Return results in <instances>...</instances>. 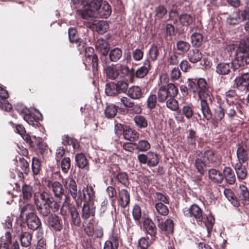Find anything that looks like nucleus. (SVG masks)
<instances>
[{"mask_svg": "<svg viewBox=\"0 0 249 249\" xmlns=\"http://www.w3.org/2000/svg\"><path fill=\"white\" fill-rule=\"evenodd\" d=\"M188 86L193 92L198 93L201 101V110L203 117L207 120L212 118L211 110L209 105L212 104L213 99L210 91L206 81L204 78L189 79Z\"/></svg>", "mask_w": 249, "mask_h": 249, "instance_id": "nucleus-1", "label": "nucleus"}, {"mask_svg": "<svg viewBox=\"0 0 249 249\" xmlns=\"http://www.w3.org/2000/svg\"><path fill=\"white\" fill-rule=\"evenodd\" d=\"M34 200L36 210L42 217L48 216L51 211L56 212L59 209L58 203L46 192H36L34 194Z\"/></svg>", "mask_w": 249, "mask_h": 249, "instance_id": "nucleus-2", "label": "nucleus"}, {"mask_svg": "<svg viewBox=\"0 0 249 249\" xmlns=\"http://www.w3.org/2000/svg\"><path fill=\"white\" fill-rule=\"evenodd\" d=\"M74 2H80L83 6V9L77 11L78 15L85 19L93 18L92 14L97 11L101 4L102 0H73Z\"/></svg>", "mask_w": 249, "mask_h": 249, "instance_id": "nucleus-3", "label": "nucleus"}, {"mask_svg": "<svg viewBox=\"0 0 249 249\" xmlns=\"http://www.w3.org/2000/svg\"><path fill=\"white\" fill-rule=\"evenodd\" d=\"M178 93V89L172 83L168 84L166 87L161 86L158 92V100L160 103L166 101L169 97H175Z\"/></svg>", "mask_w": 249, "mask_h": 249, "instance_id": "nucleus-4", "label": "nucleus"}, {"mask_svg": "<svg viewBox=\"0 0 249 249\" xmlns=\"http://www.w3.org/2000/svg\"><path fill=\"white\" fill-rule=\"evenodd\" d=\"M79 196L76 200L77 205L81 204L82 201L87 203L92 201L95 198V191L93 187L91 185H88L82 190V192L79 191Z\"/></svg>", "mask_w": 249, "mask_h": 249, "instance_id": "nucleus-5", "label": "nucleus"}, {"mask_svg": "<svg viewBox=\"0 0 249 249\" xmlns=\"http://www.w3.org/2000/svg\"><path fill=\"white\" fill-rule=\"evenodd\" d=\"M184 213L188 216L194 217L199 225H202L204 219L203 211L197 205H192L189 208L184 210Z\"/></svg>", "mask_w": 249, "mask_h": 249, "instance_id": "nucleus-6", "label": "nucleus"}, {"mask_svg": "<svg viewBox=\"0 0 249 249\" xmlns=\"http://www.w3.org/2000/svg\"><path fill=\"white\" fill-rule=\"evenodd\" d=\"M234 84L236 88L241 91L249 90V73L246 72L236 77Z\"/></svg>", "mask_w": 249, "mask_h": 249, "instance_id": "nucleus-7", "label": "nucleus"}, {"mask_svg": "<svg viewBox=\"0 0 249 249\" xmlns=\"http://www.w3.org/2000/svg\"><path fill=\"white\" fill-rule=\"evenodd\" d=\"M247 15V13L245 10L236 11L227 18V21L231 25L238 24L246 18Z\"/></svg>", "mask_w": 249, "mask_h": 249, "instance_id": "nucleus-8", "label": "nucleus"}, {"mask_svg": "<svg viewBox=\"0 0 249 249\" xmlns=\"http://www.w3.org/2000/svg\"><path fill=\"white\" fill-rule=\"evenodd\" d=\"M111 13L110 6L106 1H103L97 11L93 12V18H107Z\"/></svg>", "mask_w": 249, "mask_h": 249, "instance_id": "nucleus-9", "label": "nucleus"}, {"mask_svg": "<svg viewBox=\"0 0 249 249\" xmlns=\"http://www.w3.org/2000/svg\"><path fill=\"white\" fill-rule=\"evenodd\" d=\"M121 243L120 235L113 232L104 244V249H118Z\"/></svg>", "mask_w": 249, "mask_h": 249, "instance_id": "nucleus-10", "label": "nucleus"}, {"mask_svg": "<svg viewBox=\"0 0 249 249\" xmlns=\"http://www.w3.org/2000/svg\"><path fill=\"white\" fill-rule=\"evenodd\" d=\"M249 52V39H242L240 41L236 50V59L234 61V64H237L240 60L239 56L247 54Z\"/></svg>", "mask_w": 249, "mask_h": 249, "instance_id": "nucleus-11", "label": "nucleus"}, {"mask_svg": "<svg viewBox=\"0 0 249 249\" xmlns=\"http://www.w3.org/2000/svg\"><path fill=\"white\" fill-rule=\"evenodd\" d=\"M64 185L68 190L72 198L76 201L77 199V186L75 181L71 178L63 181Z\"/></svg>", "mask_w": 249, "mask_h": 249, "instance_id": "nucleus-12", "label": "nucleus"}, {"mask_svg": "<svg viewBox=\"0 0 249 249\" xmlns=\"http://www.w3.org/2000/svg\"><path fill=\"white\" fill-rule=\"evenodd\" d=\"M8 97L7 91L0 86V108L6 111H9L12 109L11 105L6 100Z\"/></svg>", "mask_w": 249, "mask_h": 249, "instance_id": "nucleus-13", "label": "nucleus"}, {"mask_svg": "<svg viewBox=\"0 0 249 249\" xmlns=\"http://www.w3.org/2000/svg\"><path fill=\"white\" fill-rule=\"evenodd\" d=\"M238 161L244 163L249 158V146L245 144L240 145L236 151Z\"/></svg>", "mask_w": 249, "mask_h": 249, "instance_id": "nucleus-14", "label": "nucleus"}, {"mask_svg": "<svg viewBox=\"0 0 249 249\" xmlns=\"http://www.w3.org/2000/svg\"><path fill=\"white\" fill-rule=\"evenodd\" d=\"M157 220L158 221V226L163 231H165L167 234H172L174 231L173 221L168 219L164 222H161L160 217L157 216Z\"/></svg>", "mask_w": 249, "mask_h": 249, "instance_id": "nucleus-15", "label": "nucleus"}, {"mask_svg": "<svg viewBox=\"0 0 249 249\" xmlns=\"http://www.w3.org/2000/svg\"><path fill=\"white\" fill-rule=\"evenodd\" d=\"M26 220L28 227L31 230H36L41 226L40 220L35 213L27 215Z\"/></svg>", "mask_w": 249, "mask_h": 249, "instance_id": "nucleus-16", "label": "nucleus"}, {"mask_svg": "<svg viewBox=\"0 0 249 249\" xmlns=\"http://www.w3.org/2000/svg\"><path fill=\"white\" fill-rule=\"evenodd\" d=\"M95 48L96 52L104 56H106L109 51V44L105 40L100 38L96 42Z\"/></svg>", "mask_w": 249, "mask_h": 249, "instance_id": "nucleus-17", "label": "nucleus"}, {"mask_svg": "<svg viewBox=\"0 0 249 249\" xmlns=\"http://www.w3.org/2000/svg\"><path fill=\"white\" fill-rule=\"evenodd\" d=\"M238 198L239 202L241 201L244 205L249 204V191L246 186L244 185L239 186Z\"/></svg>", "mask_w": 249, "mask_h": 249, "instance_id": "nucleus-18", "label": "nucleus"}, {"mask_svg": "<svg viewBox=\"0 0 249 249\" xmlns=\"http://www.w3.org/2000/svg\"><path fill=\"white\" fill-rule=\"evenodd\" d=\"M232 166L236 171L238 180H243L247 178V170L246 168L242 165V163L240 161H238L234 164L232 163Z\"/></svg>", "mask_w": 249, "mask_h": 249, "instance_id": "nucleus-19", "label": "nucleus"}, {"mask_svg": "<svg viewBox=\"0 0 249 249\" xmlns=\"http://www.w3.org/2000/svg\"><path fill=\"white\" fill-rule=\"evenodd\" d=\"M231 63H220L216 67V72L220 75H226L228 74L231 71V69L232 68L233 65H236Z\"/></svg>", "mask_w": 249, "mask_h": 249, "instance_id": "nucleus-20", "label": "nucleus"}, {"mask_svg": "<svg viewBox=\"0 0 249 249\" xmlns=\"http://www.w3.org/2000/svg\"><path fill=\"white\" fill-rule=\"evenodd\" d=\"M209 178L215 183H221L224 179L223 174L218 170L215 169L209 170L208 172Z\"/></svg>", "mask_w": 249, "mask_h": 249, "instance_id": "nucleus-21", "label": "nucleus"}, {"mask_svg": "<svg viewBox=\"0 0 249 249\" xmlns=\"http://www.w3.org/2000/svg\"><path fill=\"white\" fill-rule=\"evenodd\" d=\"M50 187L52 188L54 196L61 199L64 194V189L62 185L58 181H54L50 183Z\"/></svg>", "mask_w": 249, "mask_h": 249, "instance_id": "nucleus-22", "label": "nucleus"}, {"mask_svg": "<svg viewBox=\"0 0 249 249\" xmlns=\"http://www.w3.org/2000/svg\"><path fill=\"white\" fill-rule=\"evenodd\" d=\"M49 226L56 231H60L62 229L61 220L55 214L51 215L48 222Z\"/></svg>", "mask_w": 249, "mask_h": 249, "instance_id": "nucleus-23", "label": "nucleus"}, {"mask_svg": "<svg viewBox=\"0 0 249 249\" xmlns=\"http://www.w3.org/2000/svg\"><path fill=\"white\" fill-rule=\"evenodd\" d=\"M95 21L93 20L92 18L90 19L89 22V27H91V25H95L96 27V30L99 34H103L105 33L108 29V24L104 20H101L94 23Z\"/></svg>", "mask_w": 249, "mask_h": 249, "instance_id": "nucleus-24", "label": "nucleus"}, {"mask_svg": "<svg viewBox=\"0 0 249 249\" xmlns=\"http://www.w3.org/2000/svg\"><path fill=\"white\" fill-rule=\"evenodd\" d=\"M119 198L118 200V203L121 207L125 208L129 203V194L127 190L122 189L119 192Z\"/></svg>", "mask_w": 249, "mask_h": 249, "instance_id": "nucleus-25", "label": "nucleus"}, {"mask_svg": "<svg viewBox=\"0 0 249 249\" xmlns=\"http://www.w3.org/2000/svg\"><path fill=\"white\" fill-rule=\"evenodd\" d=\"M143 226L147 233L151 236H154L157 233V228L152 220L146 218L143 221Z\"/></svg>", "mask_w": 249, "mask_h": 249, "instance_id": "nucleus-26", "label": "nucleus"}, {"mask_svg": "<svg viewBox=\"0 0 249 249\" xmlns=\"http://www.w3.org/2000/svg\"><path fill=\"white\" fill-rule=\"evenodd\" d=\"M223 175L227 182L229 184H233L235 182V176L232 170L230 167H225L224 168Z\"/></svg>", "mask_w": 249, "mask_h": 249, "instance_id": "nucleus-27", "label": "nucleus"}, {"mask_svg": "<svg viewBox=\"0 0 249 249\" xmlns=\"http://www.w3.org/2000/svg\"><path fill=\"white\" fill-rule=\"evenodd\" d=\"M127 94L132 99H139L142 96V90L139 86H133L128 89Z\"/></svg>", "mask_w": 249, "mask_h": 249, "instance_id": "nucleus-28", "label": "nucleus"}, {"mask_svg": "<svg viewBox=\"0 0 249 249\" xmlns=\"http://www.w3.org/2000/svg\"><path fill=\"white\" fill-rule=\"evenodd\" d=\"M150 68V61L146 59L143 63V65L139 68L136 71V75L138 78H143L148 73Z\"/></svg>", "mask_w": 249, "mask_h": 249, "instance_id": "nucleus-29", "label": "nucleus"}, {"mask_svg": "<svg viewBox=\"0 0 249 249\" xmlns=\"http://www.w3.org/2000/svg\"><path fill=\"white\" fill-rule=\"evenodd\" d=\"M22 111L24 113L23 119L28 124L34 125L36 124V120L38 119V117L33 115V114L26 107L23 108Z\"/></svg>", "mask_w": 249, "mask_h": 249, "instance_id": "nucleus-30", "label": "nucleus"}, {"mask_svg": "<svg viewBox=\"0 0 249 249\" xmlns=\"http://www.w3.org/2000/svg\"><path fill=\"white\" fill-rule=\"evenodd\" d=\"M224 194L227 199L234 207L239 206V200L235 197L233 192L230 189H225L224 191Z\"/></svg>", "mask_w": 249, "mask_h": 249, "instance_id": "nucleus-31", "label": "nucleus"}, {"mask_svg": "<svg viewBox=\"0 0 249 249\" xmlns=\"http://www.w3.org/2000/svg\"><path fill=\"white\" fill-rule=\"evenodd\" d=\"M118 107L113 104H108L105 109V115L107 118L114 117L118 112Z\"/></svg>", "mask_w": 249, "mask_h": 249, "instance_id": "nucleus-32", "label": "nucleus"}, {"mask_svg": "<svg viewBox=\"0 0 249 249\" xmlns=\"http://www.w3.org/2000/svg\"><path fill=\"white\" fill-rule=\"evenodd\" d=\"M104 71L107 77L112 80L115 79L119 75L118 70L113 66H107L104 68Z\"/></svg>", "mask_w": 249, "mask_h": 249, "instance_id": "nucleus-33", "label": "nucleus"}, {"mask_svg": "<svg viewBox=\"0 0 249 249\" xmlns=\"http://www.w3.org/2000/svg\"><path fill=\"white\" fill-rule=\"evenodd\" d=\"M188 57L191 62L195 63L201 59L202 55L198 49H196L190 51Z\"/></svg>", "mask_w": 249, "mask_h": 249, "instance_id": "nucleus-34", "label": "nucleus"}, {"mask_svg": "<svg viewBox=\"0 0 249 249\" xmlns=\"http://www.w3.org/2000/svg\"><path fill=\"white\" fill-rule=\"evenodd\" d=\"M122 56V51L119 48H115L109 53L110 61L113 62L118 61Z\"/></svg>", "mask_w": 249, "mask_h": 249, "instance_id": "nucleus-35", "label": "nucleus"}, {"mask_svg": "<svg viewBox=\"0 0 249 249\" xmlns=\"http://www.w3.org/2000/svg\"><path fill=\"white\" fill-rule=\"evenodd\" d=\"M123 134L124 139L130 141H134L139 138V134L131 128L124 130Z\"/></svg>", "mask_w": 249, "mask_h": 249, "instance_id": "nucleus-36", "label": "nucleus"}, {"mask_svg": "<svg viewBox=\"0 0 249 249\" xmlns=\"http://www.w3.org/2000/svg\"><path fill=\"white\" fill-rule=\"evenodd\" d=\"M159 162V158L157 153L153 152L147 153V165L149 167H155Z\"/></svg>", "mask_w": 249, "mask_h": 249, "instance_id": "nucleus-37", "label": "nucleus"}, {"mask_svg": "<svg viewBox=\"0 0 249 249\" xmlns=\"http://www.w3.org/2000/svg\"><path fill=\"white\" fill-rule=\"evenodd\" d=\"M11 241V235L10 232L8 231L0 239V249H9V245Z\"/></svg>", "mask_w": 249, "mask_h": 249, "instance_id": "nucleus-38", "label": "nucleus"}, {"mask_svg": "<svg viewBox=\"0 0 249 249\" xmlns=\"http://www.w3.org/2000/svg\"><path fill=\"white\" fill-rule=\"evenodd\" d=\"M105 92L108 96H115L119 94L117 87L114 83L107 84L106 86Z\"/></svg>", "mask_w": 249, "mask_h": 249, "instance_id": "nucleus-39", "label": "nucleus"}, {"mask_svg": "<svg viewBox=\"0 0 249 249\" xmlns=\"http://www.w3.org/2000/svg\"><path fill=\"white\" fill-rule=\"evenodd\" d=\"M75 161L79 168L83 169L88 165L87 160L82 153L77 154L75 155Z\"/></svg>", "mask_w": 249, "mask_h": 249, "instance_id": "nucleus-40", "label": "nucleus"}, {"mask_svg": "<svg viewBox=\"0 0 249 249\" xmlns=\"http://www.w3.org/2000/svg\"><path fill=\"white\" fill-rule=\"evenodd\" d=\"M135 146L137 149L141 152H145L150 148V144L145 140L139 141L137 143H135Z\"/></svg>", "mask_w": 249, "mask_h": 249, "instance_id": "nucleus-41", "label": "nucleus"}, {"mask_svg": "<svg viewBox=\"0 0 249 249\" xmlns=\"http://www.w3.org/2000/svg\"><path fill=\"white\" fill-rule=\"evenodd\" d=\"M136 125L139 128H145L147 126V121L146 118L142 115H137L134 118Z\"/></svg>", "mask_w": 249, "mask_h": 249, "instance_id": "nucleus-42", "label": "nucleus"}, {"mask_svg": "<svg viewBox=\"0 0 249 249\" xmlns=\"http://www.w3.org/2000/svg\"><path fill=\"white\" fill-rule=\"evenodd\" d=\"M214 223V219L211 214L208 215L206 218L204 217L202 224H204L206 227L208 232H210L212 230Z\"/></svg>", "mask_w": 249, "mask_h": 249, "instance_id": "nucleus-43", "label": "nucleus"}, {"mask_svg": "<svg viewBox=\"0 0 249 249\" xmlns=\"http://www.w3.org/2000/svg\"><path fill=\"white\" fill-rule=\"evenodd\" d=\"M32 236L28 232L22 233L20 236L21 244L23 247H27L31 244Z\"/></svg>", "mask_w": 249, "mask_h": 249, "instance_id": "nucleus-44", "label": "nucleus"}, {"mask_svg": "<svg viewBox=\"0 0 249 249\" xmlns=\"http://www.w3.org/2000/svg\"><path fill=\"white\" fill-rule=\"evenodd\" d=\"M94 210L92 208H90L89 205L87 203L84 204L82 208V217L87 219H88L91 215H93L94 213Z\"/></svg>", "mask_w": 249, "mask_h": 249, "instance_id": "nucleus-45", "label": "nucleus"}, {"mask_svg": "<svg viewBox=\"0 0 249 249\" xmlns=\"http://www.w3.org/2000/svg\"><path fill=\"white\" fill-rule=\"evenodd\" d=\"M206 165V161L201 158H197L195 162V166L197 171L201 174H203L204 172V167Z\"/></svg>", "mask_w": 249, "mask_h": 249, "instance_id": "nucleus-46", "label": "nucleus"}, {"mask_svg": "<svg viewBox=\"0 0 249 249\" xmlns=\"http://www.w3.org/2000/svg\"><path fill=\"white\" fill-rule=\"evenodd\" d=\"M190 44L184 41H179L177 43V48L180 53H186L190 49Z\"/></svg>", "mask_w": 249, "mask_h": 249, "instance_id": "nucleus-47", "label": "nucleus"}, {"mask_svg": "<svg viewBox=\"0 0 249 249\" xmlns=\"http://www.w3.org/2000/svg\"><path fill=\"white\" fill-rule=\"evenodd\" d=\"M155 208L157 212L162 215L165 216L168 214L169 210L167 207L162 203H156Z\"/></svg>", "mask_w": 249, "mask_h": 249, "instance_id": "nucleus-48", "label": "nucleus"}, {"mask_svg": "<svg viewBox=\"0 0 249 249\" xmlns=\"http://www.w3.org/2000/svg\"><path fill=\"white\" fill-rule=\"evenodd\" d=\"M191 40L193 46L199 47L201 45L203 38L202 35L197 33H194L191 36Z\"/></svg>", "mask_w": 249, "mask_h": 249, "instance_id": "nucleus-49", "label": "nucleus"}, {"mask_svg": "<svg viewBox=\"0 0 249 249\" xmlns=\"http://www.w3.org/2000/svg\"><path fill=\"white\" fill-rule=\"evenodd\" d=\"M180 23L183 26H188L193 21V18L188 14H183L179 17Z\"/></svg>", "mask_w": 249, "mask_h": 249, "instance_id": "nucleus-50", "label": "nucleus"}, {"mask_svg": "<svg viewBox=\"0 0 249 249\" xmlns=\"http://www.w3.org/2000/svg\"><path fill=\"white\" fill-rule=\"evenodd\" d=\"M70 211L72 223L75 226H79L80 223V218L77 211L74 208H71Z\"/></svg>", "mask_w": 249, "mask_h": 249, "instance_id": "nucleus-51", "label": "nucleus"}, {"mask_svg": "<svg viewBox=\"0 0 249 249\" xmlns=\"http://www.w3.org/2000/svg\"><path fill=\"white\" fill-rule=\"evenodd\" d=\"M167 107L173 111H176L178 108V101L175 99V97H169L166 100Z\"/></svg>", "mask_w": 249, "mask_h": 249, "instance_id": "nucleus-52", "label": "nucleus"}, {"mask_svg": "<svg viewBox=\"0 0 249 249\" xmlns=\"http://www.w3.org/2000/svg\"><path fill=\"white\" fill-rule=\"evenodd\" d=\"M34 208L32 204H27L25 205L21 209L20 212L21 217H23L24 215L27 217V215L31 213H34Z\"/></svg>", "mask_w": 249, "mask_h": 249, "instance_id": "nucleus-53", "label": "nucleus"}, {"mask_svg": "<svg viewBox=\"0 0 249 249\" xmlns=\"http://www.w3.org/2000/svg\"><path fill=\"white\" fill-rule=\"evenodd\" d=\"M117 89L120 93H125L128 89V84L126 81L124 80H120L115 84Z\"/></svg>", "mask_w": 249, "mask_h": 249, "instance_id": "nucleus-54", "label": "nucleus"}, {"mask_svg": "<svg viewBox=\"0 0 249 249\" xmlns=\"http://www.w3.org/2000/svg\"><path fill=\"white\" fill-rule=\"evenodd\" d=\"M32 171L34 175H37L41 169V163L36 158H33L32 163Z\"/></svg>", "mask_w": 249, "mask_h": 249, "instance_id": "nucleus-55", "label": "nucleus"}, {"mask_svg": "<svg viewBox=\"0 0 249 249\" xmlns=\"http://www.w3.org/2000/svg\"><path fill=\"white\" fill-rule=\"evenodd\" d=\"M61 168L62 171L66 174L68 172L71 166V160L69 158H63L61 162Z\"/></svg>", "mask_w": 249, "mask_h": 249, "instance_id": "nucleus-56", "label": "nucleus"}, {"mask_svg": "<svg viewBox=\"0 0 249 249\" xmlns=\"http://www.w3.org/2000/svg\"><path fill=\"white\" fill-rule=\"evenodd\" d=\"M167 14V10L163 5H160L156 8L155 16L156 18H162Z\"/></svg>", "mask_w": 249, "mask_h": 249, "instance_id": "nucleus-57", "label": "nucleus"}, {"mask_svg": "<svg viewBox=\"0 0 249 249\" xmlns=\"http://www.w3.org/2000/svg\"><path fill=\"white\" fill-rule=\"evenodd\" d=\"M22 194L24 198L28 199L32 196V188L28 185H24L22 186Z\"/></svg>", "mask_w": 249, "mask_h": 249, "instance_id": "nucleus-58", "label": "nucleus"}, {"mask_svg": "<svg viewBox=\"0 0 249 249\" xmlns=\"http://www.w3.org/2000/svg\"><path fill=\"white\" fill-rule=\"evenodd\" d=\"M159 49L156 45H153L149 51L150 58L152 61H155L159 55Z\"/></svg>", "mask_w": 249, "mask_h": 249, "instance_id": "nucleus-59", "label": "nucleus"}, {"mask_svg": "<svg viewBox=\"0 0 249 249\" xmlns=\"http://www.w3.org/2000/svg\"><path fill=\"white\" fill-rule=\"evenodd\" d=\"M203 159L205 160L207 159L211 162H214L216 161V157L214 152L210 150H207L205 152Z\"/></svg>", "mask_w": 249, "mask_h": 249, "instance_id": "nucleus-60", "label": "nucleus"}, {"mask_svg": "<svg viewBox=\"0 0 249 249\" xmlns=\"http://www.w3.org/2000/svg\"><path fill=\"white\" fill-rule=\"evenodd\" d=\"M157 103V97L155 94L150 95L147 100V106L150 109L154 108Z\"/></svg>", "mask_w": 249, "mask_h": 249, "instance_id": "nucleus-61", "label": "nucleus"}, {"mask_svg": "<svg viewBox=\"0 0 249 249\" xmlns=\"http://www.w3.org/2000/svg\"><path fill=\"white\" fill-rule=\"evenodd\" d=\"M133 216L136 220H139L142 216V212L140 207L138 205H135L132 212Z\"/></svg>", "mask_w": 249, "mask_h": 249, "instance_id": "nucleus-62", "label": "nucleus"}, {"mask_svg": "<svg viewBox=\"0 0 249 249\" xmlns=\"http://www.w3.org/2000/svg\"><path fill=\"white\" fill-rule=\"evenodd\" d=\"M132 56L133 59L135 61H140L143 58V52L142 50L140 49H136L134 51H133L132 53Z\"/></svg>", "mask_w": 249, "mask_h": 249, "instance_id": "nucleus-63", "label": "nucleus"}, {"mask_svg": "<svg viewBox=\"0 0 249 249\" xmlns=\"http://www.w3.org/2000/svg\"><path fill=\"white\" fill-rule=\"evenodd\" d=\"M239 57L240 58V60L237 65L239 67L243 66L244 64H249V52L247 54H243L242 56L239 55Z\"/></svg>", "mask_w": 249, "mask_h": 249, "instance_id": "nucleus-64", "label": "nucleus"}]
</instances>
